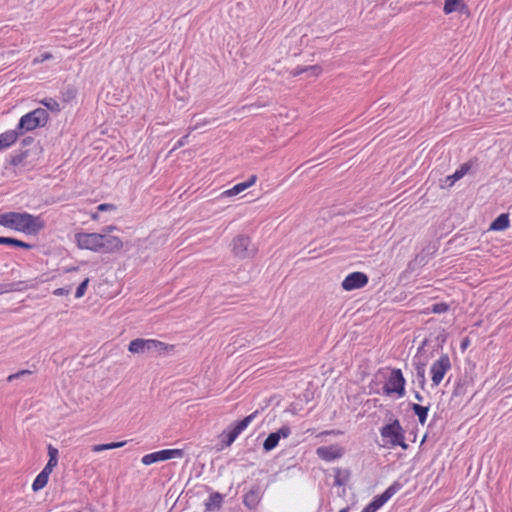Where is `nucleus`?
Segmentation results:
<instances>
[{
    "label": "nucleus",
    "mask_w": 512,
    "mask_h": 512,
    "mask_svg": "<svg viewBox=\"0 0 512 512\" xmlns=\"http://www.w3.org/2000/svg\"><path fill=\"white\" fill-rule=\"evenodd\" d=\"M509 224L508 214H501L491 223L490 230L503 231L509 227Z\"/></svg>",
    "instance_id": "obj_18"
},
{
    "label": "nucleus",
    "mask_w": 512,
    "mask_h": 512,
    "mask_svg": "<svg viewBox=\"0 0 512 512\" xmlns=\"http://www.w3.org/2000/svg\"><path fill=\"white\" fill-rule=\"evenodd\" d=\"M51 58H52V55L50 53H43L39 57H36L33 60V64L42 63V62H44L46 60H49Z\"/></svg>",
    "instance_id": "obj_37"
},
{
    "label": "nucleus",
    "mask_w": 512,
    "mask_h": 512,
    "mask_svg": "<svg viewBox=\"0 0 512 512\" xmlns=\"http://www.w3.org/2000/svg\"><path fill=\"white\" fill-rule=\"evenodd\" d=\"M391 496L384 491L381 495H378L374 497L372 502L369 503V506H371L374 511L376 512L378 509H380L389 499Z\"/></svg>",
    "instance_id": "obj_22"
},
{
    "label": "nucleus",
    "mask_w": 512,
    "mask_h": 512,
    "mask_svg": "<svg viewBox=\"0 0 512 512\" xmlns=\"http://www.w3.org/2000/svg\"><path fill=\"white\" fill-rule=\"evenodd\" d=\"M262 495L259 487L252 488L244 495L243 503L249 509H254L260 502Z\"/></svg>",
    "instance_id": "obj_15"
},
{
    "label": "nucleus",
    "mask_w": 512,
    "mask_h": 512,
    "mask_svg": "<svg viewBox=\"0 0 512 512\" xmlns=\"http://www.w3.org/2000/svg\"><path fill=\"white\" fill-rule=\"evenodd\" d=\"M18 138L16 131H6L0 135V150L12 145Z\"/></svg>",
    "instance_id": "obj_19"
},
{
    "label": "nucleus",
    "mask_w": 512,
    "mask_h": 512,
    "mask_svg": "<svg viewBox=\"0 0 512 512\" xmlns=\"http://www.w3.org/2000/svg\"><path fill=\"white\" fill-rule=\"evenodd\" d=\"M52 471H53V468H51V467L49 468V466H48V465H46V466L44 467V469H43L41 472H42V473H46V475L49 477V476H50V474L52 473Z\"/></svg>",
    "instance_id": "obj_41"
},
{
    "label": "nucleus",
    "mask_w": 512,
    "mask_h": 512,
    "mask_svg": "<svg viewBox=\"0 0 512 512\" xmlns=\"http://www.w3.org/2000/svg\"><path fill=\"white\" fill-rule=\"evenodd\" d=\"M322 69L318 65L308 66L303 69H296L294 75H298L300 73H308L311 76H317L321 73Z\"/></svg>",
    "instance_id": "obj_26"
},
{
    "label": "nucleus",
    "mask_w": 512,
    "mask_h": 512,
    "mask_svg": "<svg viewBox=\"0 0 512 512\" xmlns=\"http://www.w3.org/2000/svg\"><path fill=\"white\" fill-rule=\"evenodd\" d=\"M47 448H48V449H51V448H52V445H51V444H48V445H47Z\"/></svg>",
    "instance_id": "obj_47"
},
{
    "label": "nucleus",
    "mask_w": 512,
    "mask_h": 512,
    "mask_svg": "<svg viewBox=\"0 0 512 512\" xmlns=\"http://www.w3.org/2000/svg\"><path fill=\"white\" fill-rule=\"evenodd\" d=\"M188 135L183 136L181 139L178 140L176 147H181L186 144Z\"/></svg>",
    "instance_id": "obj_40"
},
{
    "label": "nucleus",
    "mask_w": 512,
    "mask_h": 512,
    "mask_svg": "<svg viewBox=\"0 0 512 512\" xmlns=\"http://www.w3.org/2000/svg\"><path fill=\"white\" fill-rule=\"evenodd\" d=\"M447 310H448V305L445 303H436L432 306V311L434 313L441 314V313L446 312Z\"/></svg>",
    "instance_id": "obj_36"
},
{
    "label": "nucleus",
    "mask_w": 512,
    "mask_h": 512,
    "mask_svg": "<svg viewBox=\"0 0 512 512\" xmlns=\"http://www.w3.org/2000/svg\"><path fill=\"white\" fill-rule=\"evenodd\" d=\"M167 349V345L154 339H135L129 343L128 350L131 353L144 354L152 352H162Z\"/></svg>",
    "instance_id": "obj_5"
},
{
    "label": "nucleus",
    "mask_w": 512,
    "mask_h": 512,
    "mask_svg": "<svg viewBox=\"0 0 512 512\" xmlns=\"http://www.w3.org/2000/svg\"><path fill=\"white\" fill-rule=\"evenodd\" d=\"M259 411L256 410L250 415L246 416L244 419L236 422L234 425H232L227 433L224 435V438L222 442L226 446H230L235 439L244 431L247 429V427L258 417Z\"/></svg>",
    "instance_id": "obj_6"
},
{
    "label": "nucleus",
    "mask_w": 512,
    "mask_h": 512,
    "mask_svg": "<svg viewBox=\"0 0 512 512\" xmlns=\"http://www.w3.org/2000/svg\"><path fill=\"white\" fill-rule=\"evenodd\" d=\"M103 240L100 241V251L105 253H111L118 251L122 248V241L116 237L106 233H101Z\"/></svg>",
    "instance_id": "obj_14"
},
{
    "label": "nucleus",
    "mask_w": 512,
    "mask_h": 512,
    "mask_svg": "<svg viewBox=\"0 0 512 512\" xmlns=\"http://www.w3.org/2000/svg\"><path fill=\"white\" fill-rule=\"evenodd\" d=\"M415 399L419 402H422L423 401V396L419 393V392H416L415 393Z\"/></svg>",
    "instance_id": "obj_43"
},
{
    "label": "nucleus",
    "mask_w": 512,
    "mask_h": 512,
    "mask_svg": "<svg viewBox=\"0 0 512 512\" xmlns=\"http://www.w3.org/2000/svg\"><path fill=\"white\" fill-rule=\"evenodd\" d=\"M256 179H257L256 175H252V176H250V178L247 181L238 183L235 186H233L231 189L223 192V195L228 196V197L238 195V194L242 193L243 191H245L246 189H248L249 187H251L256 182Z\"/></svg>",
    "instance_id": "obj_16"
},
{
    "label": "nucleus",
    "mask_w": 512,
    "mask_h": 512,
    "mask_svg": "<svg viewBox=\"0 0 512 512\" xmlns=\"http://www.w3.org/2000/svg\"><path fill=\"white\" fill-rule=\"evenodd\" d=\"M334 472H335L334 485L343 486L348 482L349 476H350L349 470L336 468V469H334Z\"/></svg>",
    "instance_id": "obj_20"
},
{
    "label": "nucleus",
    "mask_w": 512,
    "mask_h": 512,
    "mask_svg": "<svg viewBox=\"0 0 512 512\" xmlns=\"http://www.w3.org/2000/svg\"><path fill=\"white\" fill-rule=\"evenodd\" d=\"M416 372H417V379H418V382L420 383V385L423 387L425 382H426V378H425V367L424 365H418L416 367Z\"/></svg>",
    "instance_id": "obj_33"
},
{
    "label": "nucleus",
    "mask_w": 512,
    "mask_h": 512,
    "mask_svg": "<svg viewBox=\"0 0 512 512\" xmlns=\"http://www.w3.org/2000/svg\"><path fill=\"white\" fill-rule=\"evenodd\" d=\"M0 244L30 249L32 246L29 243L23 242L21 240L11 238V237H2L0 236Z\"/></svg>",
    "instance_id": "obj_21"
},
{
    "label": "nucleus",
    "mask_w": 512,
    "mask_h": 512,
    "mask_svg": "<svg viewBox=\"0 0 512 512\" xmlns=\"http://www.w3.org/2000/svg\"><path fill=\"white\" fill-rule=\"evenodd\" d=\"M128 443L129 441L111 442L106 444H97L94 445L92 448H121L127 445Z\"/></svg>",
    "instance_id": "obj_31"
},
{
    "label": "nucleus",
    "mask_w": 512,
    "mask_h": 512,
    "mask_svg": "<svg viewBox=\"0 0 512 512\" xmlns=\"http://www.w3.org/2000/svg\"><path fill=\"white\" fill-rule=\"evenodd\" d=\"M451 368L450 359L447 355H442L431 366L432 382L438 386L444 378L446 372Z\"/></svg>",
    "instance_id": "obj_8"
},
{
    "label": "nucleus",
    "mask_w": 512,
    "mask_h": 512,
    "mask_svg": "<svg viewBox=\"0 0 512 512\" xmlns=\"http://www.w3.org/2000/svg\"><path fill=\"white\" fill-rule=\"evenodd\" d=\"M349 510H350L349 507H344L341 510H339V512H349Z\"/></svg>",
    "instance_id": "obj_45"
},
{
    "label": "nucleus",
    "mask_w": 512,
    "mask_h": 512,
    "mask_svg": "<svg viewBox=\"0 0 512 512\" xmlns=\"http://www.w3.org/2000/svg\"><path fill=\"white\" fill-rule=\"evenodd\" d=\"M0 225L28 235H36L45 227V221L40 215L27 212L0 213Z\"/></svg>",
    "instance_id": "obj_1"
},
{
    "label": "nucleus",
    "mask_w": 512,
    "mask_h": 512,
    "mask_svg": "<svg viewBox=\"0 0 512 512\" xmlns=\"http://www.w3.org/2000/svg\"><path fill=\"white\" fill-rule=\"evenodd\" d=\"M48 113L46 109L37 108L25 115H23L18 123L16 132L22 134L27 131H32L37 127H43L47 123Z\"/></svg>",
    "instance_id": "obj_2"
},
{
    "label": "nucleus",
    "mask_w": 512,
    "mask_h": 512,
    "mask_svg": "<svg viewBox=\"0 0 512 512\" xmlns=\"http://www.w3.org/2000/svg\"><path fill=\"white\" fill-rule=\"evenodd\" d=\"M473 162L468 161L462 164L459 169H457L452 175H449L445 178L443 184H441L442 188H450L454 185L455 182L462 179L472 168Z\"/></svg>",
    "instance_id": "obj_13"
},
{
    "label": "nucleus",
    "mask_w": 512,
    "mask_h": 512,
    "mask_svg": "<svg viewBox=\"0 0 512 512\" xmlns=\"http://www.w3.org/2000/svg\"><path fill=\"white\" fill-rule=\"evenodd\" d=\"M48 479L49 477L46 475V473L40 472L32 484L33 491L37 492L43 489L46 486Z\"/></svg>",
    "instance_id": "obj_25"
},
{
    "label": "nucleus",
    "mask_w": 512,
    "mask_h": 512,
    "mask_svg": "<svg viewBox=\"0 0 512 512\" xmlns=\"http://www.w3.org/2000/svg\"><path fill=\"white\" fill-rule=\"evenodd\" d=\"M318 456L325 461H332L342 456L340 450H316Z\"/></svg>",
    "instance_id": "obj_24"
},
{
    "label": "nucleus",
    "mask_w": 512,
    "mask_h": 512,
    "mask_svg": "<svg viewBox=\"0 0 512 512\" xmlns=\"http://www.w3.org/2000/svg\"><path fill=\"white\" fill-rule=\"evenodd\" d=\"M412 410L417 415L419 422L423 425L426 422L429 407L412 404Z\"/></svg>",
    "instance_id": "obj_23"
},
{
    "label": "nucleus",
    "mask_w": 512,
    "mask_h": 512,
    "mask_svg": "<svg viewBox=\"0 0 512 512\" xmlns=\"http://www.w3.org/2000/svg\"><path fill=\"white\" fill-rule=\"evenodd\" d=\"M232 250L239 258H247L254 254L255 249L251 245L250 239L246 236H237L232 243Z\"/></svg>",
    "instance_id": "obj_9"
},
{
    "label": "nucleus",
    "mask_w": 512,
    "mask_h": 512,
    "mask_svg": "<svg viewBox=\"0 0 512 512\" xmlns=\"http://www.w3.org/2000/svg\"><path fill=\"white\" fill-rule=\"evenodd\" d=\"M406 380L400 369H393L383 387L385 395L396 394L398 398L404 397Z\"/></svg>",
    "instance_id": "obj_4"
},
{
    "label": "nucleus",
    "mask_w": 512,
    "mask_h": 512,
    "mask_svg": "<svg viewBox=\"0 0 512 512\" xmlns=\"http://www.w3.org/2000/svg\"><path fill=\"white\" fill-rule=\"evenodd\" d=\"M58 452L59 450H48L49 460L46 465L49 466V468H55L58 464Z\"/></svg>",
    "instance_id": "obj_30"
},
{
    "label": "nucleus",
    "mask_w": 512,
    "mask_h": 512,
    "mask_svg": "<svg viewBox=\"0 0 512 512\" xmlns=\"http://www.w3.org/2000/svg\"><path fill=\"white\" fill-rule=\"evenodd\" d=\"M368 282V277L362 272H353L345 277L342 282V288L346 291H352L364 287Z\"/></svg>",
    "instance_id": "obj_11"
},
{
    "label": "nucleus",
    "mask_w": 512,
    "mask_h": 512,
    "mask_svg": "<svg viewBox=\"0 0 512 512\" xmlns=\"http://www.w3.org/2000/svg\"><path fill=\"white\" fill-rule=\"evenodd\" d=\"M89 283V278H86L76 289L75 297L81 298L84 296Z\"/></svg>",
    "instance_id": "obj_32"
},
{
    "label": "nucleus",
    "mask_w": 512,
    "mask_h": 512,
    "mask_svg": "<svg viewBox=\"0 0 512 512\" xmlns=\"http://www.w3.org/2000/svg\"><path fill=\"white\" fill-rule=\"evenodd\" d=\"M41 103L49 110L53 112L60 111L59 103L53 98H45L41 101Z\"/></svg>",
    "instance_id": "obj_28"
},
{
    "label": "nucleus",
    "mask_w": 512,
    "mask_h": 512,
    "mask_svg": "<svg viewBox=\"0 0 512 512\" xmlns=\"http://www.w3.org/2000/svg\"><path fill=\"white\" fill-rule=\"evenodd\" d=\"M403 487V484H401L398 481H395L393 484H391L385 491L392 497L395 495L398 491H400Z\"/></svg>",
    "instance_id": "obj_34"
},
{
    "label": "nucleus",
    "mask_w": 512,
    "mask_h": 512,
    "mask_svg": "<svg viewBox=\"0 0 512 512\" xmlns=\"http://www.w3.org/2000/svg\"><path fill=\"white\" fill-rule=\"evenodd\" d=\"M113 209H115V208L112 204H100L97 207L98 211H107V210H113Z\"/></svg>",
    "instance_id": "obj_39"
},
{
    "label": "nucleus",
    "mask_w": 512,
    "mask_h": 512,
    "mask_svg": "<svg viewBox=\"0 0 512 512\" xmlns=\"http://www.w3.org/2000/svg\"><path fill=\"white\" fill-rule=\"evenodd\" d=\"M70 288H57L53 291V294L56 296H64L70 293Z\"/></svg>",
    "instance_id": "obj_38"
},
{
    "label": "nucleus",
    "mask_w": 512,
    "mask_h": 512,
    "mask_svg": "<svg viewBox=\"0 0 512 512\" xmlns=\"http://www.w3.org/2000/svg\"><path fill=\"white\" fill-rule=\"evenodd\" d=\"M223 495L219 492H212L208 499L205 501L206 511H218L222 507Z\"/></svg>",
    "instance_id": "obj_17"
},
{
    "label": "nucleus",
    "mask_w": 512,
    "mask_h": 512,
    "mask_svg": "<svg viewBox=\"0 0 512 512\" xmlns=\"http://www.w3.org/2000/svg\"><path fill=\"white\" fill-rule=\"evenodd\" d=\"M381 437L385 444L408 448V445L404 442V432L398 420L382 427Z\"/></svg>",
    "instance_id": "obj_3"
},
{
    "label": "nucleus",
    "mask_w": 512,
    "mask_h": 512,
    "mask_svg": "<svg viewBox=\"0 0 512 512\" xmlns=\"http://www.w3.org/2000/svg\"><path fill=\"white\" fill-rule=\"evenodd\" d=\"M115 229H116V227H115V226H108V227H106V228L103 230V233L108 234L109 232H112V231H114Z\"/></svg>",
    "instance_id": "obj_42"
},
{
    "label": "nucleus",
    "mask_w": 512,
    "mask_h": 512,
    "mask_svg": "<svg viewBox=\"0 0 512 512\" xmlns=\"http://www.w3.org/2000/svg\"><path fill=\"white\" fill-rule=\"evenodd\" d=\"M75 239L79 248L99 252L103 237L101 233H77Z\"/></svg>",
    "instance_id": "obj_7"
},
{
    "label": "nucleus",
    "mask_w": 512,
    "mask_h": 512,
    "mask_svg": "<svg viewBox=\"0 0 512 512\" xmlns=\"http://www.w3.org/2000/svg\"><path fill=\"white\" fill-rule=\"evenodd\" d=\"M92 219H98V214L97 213L92 214Z\"/></svg>",
    "instance_id": "obj_46"
},
{
    "label": "nucleus",
    "mask_w": 512,
    "mask_h": 512,
    "mask_svg": "<svg viewBox=\"0 0 512 512\" xmlns=\"http://www.w3.org/2000/svg\"><path fill=\"white\" fill-rule=\"evenodd\" d=\"M182 456V450H159L157 452L145 455L141 461L144 465H151L159 461H165L172 458H180Z\"/></svg>",
    "instance_id": "obj_10"
},
{
    "label": "nucleus",
    "mask_w": 512,
    "mask_h": 512,
    "mask_svg": "<svg viewBox=\"0 0 512 512\" xmlns=\"http://www.w3.org/2000/svg\"><path fill=\"white\" fill-rule=\"evenodd\" d=\"M31 374V371L29 370H22V371H19L15 374H11L7 377V381L8 382H12L13 380L15 379H19V378H22L23 376H26V375H30Z\"/></svg>",
    "instance_id": "obj_35"
},
{
    "label": "nucleus",
    "mask_w": 512,
    "mask_h": 512,
    "mask_svg": "<svg viewBox=\"0 0 512 512\" xmlns=\"http://www.w3.org/2000/svg\"><path fill=\"white\" fill-rule=\"evenodd\" d=\"M21 284H22V282L12 283V284H0V295L3 293H6V292H10V291L21 290L22 289L20 287Z\"/></svg>",
    "instance_id": "obj_29"
},
{
    "label": "nucleus",
    "mask_w": 512,
    "mask_h": 512,
    "mask_svg": "<svg viewBox=\"0 0 512 512\" xmlns=\"http://www.w3.org/2000/svg\"><path fill=\"white\" fill-rule=\"evenodd\" d=\"M463 0H446L444 5V12L450 14L456 11Z\"/></svg>",
    "instance_id": "obj_27"
},
{
    "label": "nucleus",
    "mask_w": 512,
    "mask_h": 512,
    "mask_svg": "<svg viewBox=\"0 0 512 512\" xmlns=\"http://www.w3.org/2000/svg\"><path fill=\"white\" fill-rule=\"evenodd\" d=\"M362 512H375L369 504L362 510Z\"/></svg>",
    "instance_id": "obj_44"
},
{
    "label": "nucleus",
    "mask_w": 512,
    "mask_h": 512,
    "mask_svg": "<svg viewBox=\"0 0 512 512\" xmlns=\"http://www.w3.org/2000/svg\"><path fill=\"white\" fill-rule=\"evenodd\" d=\"M291 435V428L287 425L282 426L275 432H272L268 435L263 443V448H275L280 439H286Z\"/></svg>",
    "instance_id": "obj_12"
}]
</instances>
